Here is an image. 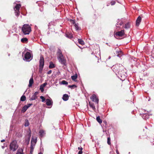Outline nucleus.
Wrapping results in <instances>:
<instances>
[{"label":"nucleus","mask_w":154,"mask_h":154,"mask_svg":"<svg viewBox=\"0 0 154 154\" xmlns=\"http://www.w3.org/2000/svg\"><path fill=\"white\" fill-rule=\"evenodd\" d=\"M22 30L24 35H28L31 31V29L29 25L25 24L23 25Z\"/></svg>","instance_id":"nucleus-1"},{"label":"nucleus","mask_w":154,"mask_h":154,"mask_svg":"<svg viewBox=\"0 0 154 154\" xmlns=\"http://www.w3.org/2000/svg\"><path fill=\"white\" fill-rule=\"evenodd\" d=\"M18 145L16 140H14L10 143L9 149L13 152L15 151L18 147Z\"/></svg>","instance_id":"nucleus-2"},{"label":"nucleus","mask_w":154,"mask_h":154,"mask_svg":"<svg viewBox=\"0 0 154 154\" xmlns=\"http://www.w3.org/2000/svg\"><path fill=\"white\" fill-rule=\"evenodd\" d=\"M16 4V5L15 6L14 9L15 11V15L16 16H18L20 15V9L21 6L20 4Z\"/></svg>","instance_id":"nucleus-3"},{"label":"nucleus","mask_w":154,"mask_h":154,"mask_svg":"<svg viewBox=\"0 0 154 154\" xmlns=\"http://www.w3.org/2000/svg\"><path fill=\"white\" fill-rule=\"evenodd\" d=\"M44 64V60L43 57L41 56L39 60V69L42 70Z\"/></svg>","instance_id":"nucleus-4"},{"label":"nucleus","mask_w":154,"mask_h":154,"mask_svg":"<svg viewBox=\"0 0 154 154\" xmlns=\"http://www.w3.org/2000/svg\"><path fill=\"white\" fill-rule=\"evenodd\" d=\"M31 54L29 52H27L25 55L24 58V60H26V61H29V60L31 58Z\"/></svg>","instance_id":"nucleus-5"},{"label":"nucleus","mask_w":154,"mask_h":154,"mask_svg":"<svg viewBox=\"0 0 154 154\" xmlns=\"http://www.w3.org/2000/svg\"><path fill=\"white\" fill-rule=\"evenodd\" d=\"M90 99L93 101L96 102L97 104H98L99 99L96 96L95 94H93L91 96Z\"/></svg>","instance_id":"nucleus-6"},{"label":"nucleus","mask_w":154,"mask_h":154,"mask_svg":"<svg viewBox=\"0 0 154 154\" xmlns=\"http://www.w3.org/2000/svg\"><path fill=\"white\" fill-rule=\"evenodd\" d=\"M58 60H59V62H60V63L64 65H65L66 63V60H65L64 59L63 57V56L58 57Z\"/></svg>","instance_id":"nucleus-7"},{"label":"nucleus","mask_w":154,"mask_h":154,"mask_svg":"<svg viewBox=\"0 0 154 154\" xmlns=\"http://www.w3.org/2000/svg\"><path fill=\"white\" fill-rule=\"evenodd\" d=\"M38 94V92H36L33 94L31 97L30 98V100H36L37 98V95Z\"/></svg>","instance_id":"nucleus-8"},{"label":"nucleus","mask_w":154,"mask_h":154,"mask_svg":"<svg viewBox=\"0 0 154 154\" xmlns=\"http://www.w3.org/2000/svg\"><path fill=\"white\" fill-rule=\"evenodd\" d=\"M124 30H122L120 31L116 32L115 33V35L116 36H122L124 35Z\"/></svg>","instance_id":"nucleus-9"},{"label":"nucleus","mask_w":154,"mask_h":154,"mask_svg":"<svg viewBox=\"0 0 154 154\" xmlns=\"http://www.w3.org/2000/svg\"><path fill=\"white\" fill-rule=\"evenodd\" d=\"M141 17L140 16H139L137 18L136 21V25L138 26L141 20Z\"/></svg>","instance_id":"nucleus-10"},{"label":"nucleus","mask_w":154,"mask_h":154,"mask_svg":"<svg viewBox=\"0 0 154 154\" xmlns=\"http://www.w3.org/2000/svg\"><path fill=\"white\" fill-rule=\"evenodd\" d=\"M123 24V21L122 20H118L117 23L116 24V26L117 27H119L120 26L122 25Z\"/></svg>","instance_id":"nucleus-11"},{"label":"nucleus","mask_w":154,"mask_h":154,"mask_svg":"<svg viewBox=\"0 0 154 154\" xmlns=\"http://www.w3.org/2000/svg\"><path fill=\"white\" fill-rule=\"evenodd\" d=\"M46 104L47 106H50L52 104V101L49 99H47L46 100Z\"/></svg>","instance_id":"nucleus-12"},{"label":"nucleus","mask_w":154,"mask_h":154,"mask_svg":"<svg viewBox=\"0 0 154 154\" xmlns=\"http://www.w3.org/2000/svg\"><path fill=\"white\" fill-rule=\"evenodd\" d=\"M62 99L64 101H66L68 100L69 96L67 94H64L63 95Z\"/></svg>","instance_id":"nucleus-13"},{"label":"nucleus","mask_w":154,"mask_h":154,"mask_svg":"<svg viewBox=\"0 0 154 154\" xmlns=\"http://www.w3.org/2000/svg\"><path fill=\"white\" fill-rule=\"evenodd\" d=\"M57 54L58 56V57H61L62 56H63L62 53V52L60 49H58V51L57 53Z\"/></svg>","instance_id":"nucleus-14"},{"label":"nucleus","mask_w":154,"mask_h":154,"mask_svg":"<svg viewBox=\"0 0 154 154\" xmlns=\"http://www.w3.org/2000/svg\"><path fill=\"white\" fill-rule=\"evenodd\" d=\"M72 23L74 24V26L75 27V29L77 30L79 29V24L78 23H75L74 21L72 20Z\"/></svg>","instance_id":"nucleus-15"},{"label":"nucleus","mask_w":154,"mask_h":154,"mask_svg":"<svg viewBox=\"0 0 154 154\" xmlns=\"http://www.w3.org/2000/svg\"><path fill=\"white\" fill-rule=\"evenodd\" d=\"M33 83V79L32 78H30L29 80V84L28 85L29 87H31L32 86V84Z\"/></svg>","instance_id":"nucleus-16"},{"label":"nucleus","mask_w":154,"mask_h":154,"mask_svg":"<svg viewBox=\"0 0 154 154\" xmlns=\"http://www.w3.org/2000/svg\"><path fill=\"white\" fill-rule=\"evenodd\" d=\"M89 104L90 106L93 109V110L95 111L96 108L94 103L89 102Z\"/></svg>","instance_id":"nucleus-17"},{"label":"nucleus","mask_w":154,"mask_h":154,"mask_svg":"<svg viewBox=\"0 0 154 154\" xmlns=\"http://www.w3.org/2000/svg\"><path fill=\"white\" fill-rule=\"evenodd\" d=\"M23 150L22 148L19 149L17 151L16 154H23Z\"/></svg>","instance_id":"nucleus-18"},{"label":"nucleus","mask_w":154,"mask_h":154,"mask_svg":"<svg viewBox=\"0 0 154 154\" xmlns=\"http://www.w3.org/2000/svg\"><path fill=\"white\" fill-rule=\"evenodd\" d=\"M55 67V65L52 62H50V65L49 66V68L50 69L53 68Z\"/></svg>","instance_id":"nucleus-19"},{"label":"nucleus","mask_w":154,"mask_h":154,"mask_svg":"<svg viewBox=\"0 0 154 154\" xmlns=\"http://www.w3.org/2000/svg\"><path fill=\"white\" fill-rule=\"evenodd\" d=\"M28 109L27 107L26 106V105H25L23 108L22 112H25L26 110Z\"/></svg>","instance_id":"nucleus-20"},{"label":"nucleus","mask_w":154,"mask_h":154,"mask_svg":"<svg viewBox=\"0 0 154 154\" xmlns=\"http://www.w3.org/2000/svg\"><path fill=\"white\" fill-rule=\"evenodd\" d=\"M77 78V74H75L74 75L71 76V78L73 80L75 81Z\"/></svg>","instance_id":"nucleus-21"},{"label":"nucleus","mask_w":154,"mask_h":154,"mask_svg":"<svg viewBox=\"0 0 154 154\" xmlns=\"http://www.w3.org/2000/svg\"><path fill=\"white\" fill-rule=\"evenodd\" d=\"M78 41L79 43L82 45H83L85 44V42L82 39H78Z\"/></svg>","instance_id":"nucleus-22"},{"label":"nucleus","mask_w":154,"mask_h":154,"mask_svg":"<svg viewBox=\"0 0 154 154\" xmlns=\"http://www.w3.org/2000/svg\"><path fill=\"white\" fill-rule=\"evenodd\" d=\"M21 41L23 43L26 42L28 41V39L26 38H23L21 39Z\"/></svg>","instance_id":"nucleus-23"},{"label":"nucleus","mask_w":154,"mask_h":154,"mask_svg":"<svg viewBox=\"0 0 154 154\" xmlns=\"http://www.w3.org/2000/svg\"><path fill=\"white\" fill-rule=\"evenodd\" d=\"M66 36L69 38H71L72 37V35L71 33H67L66 35Z\"/></svg>","instance_id":"nucleus-24"},{"label":"nucleus","mask_w":154,"mask_h":154,"mask_svg":"<svg viewBox=\"0 0 154 154\" xmlns=\"http://www.w3.org/2000/svg\"><path fill=\"white\" fill-rule=\"evenodd\" d=\"M29 125L28 120L27 119H26L24 125L25 126H28Z\"/></svg>","instance_id":"nucleus-25"},{"label":"nucleus","mask_w":154,"mask_h":154,"mask_svg":"<svg viewBox=\"0 0 154 154\" xmlns=\"http://www.w3.org/2000/svg\"><path fill=\"white\" fill-rule=\"evenodd\" d=\"M96 120L99 123L101 124L102 123V121L99 116L97 117Z\"/></svg>","instance_id":"nucleus-26"},{"label":"nucleus","mask_w":154,"mask_h":154,"mask_svg":"<svg viewBox=\"0 0 154 154\" xmlns=\"http://www.w3.org/2000/svg\"><path fill=\"white\" fill-rule=\"evenodd\" d=\"M39 133L40 135L42 137L44 134V131L43 130H41L39 131Z\"/></svg>","instance_id":"nucleus-27"},{"label":"nucleus","mask_w":154,"mask_h":154,"mask_svg":"<svg viewBox=\"0 0 154 154\" xmlns=\"http://www.w3.org/2000/svg\"><path fill=\"white\" fill-rule=\"evenodd\" d=\"M130 25L129 23H127L125 25L124 28L126 29L129 28L130 27Z\"/></svg>","instance_id":"nucleus-28"},{"label":"nucleus","mask_w":154,"mask_h":154,"mask_svg":"<svg viewBox=\"0 0 154 154\" xmlns=\"http://www.w3.org/2000/svg\"><path fill=\"white\" fill-rule=\"evenodd\" d=\"M68 87L69 88H70L72 89H73L74 88H76L77 86L76 85H68Z\"/></svg>","instance_id":"nucleus-29"},{"label":"nucleus","mask_w":154,"mask_h":154,"mask_svg":"<svg viewBox=\"0 0 154 154\" xmlns=\"http://www.w3.org/2000/svg\"><path fill=\"white\" fill-rule=\"evenodd\" d=\"M26 100V97L25 96L23 95L22 96L21 98H20V100L21 101H25Z\"/></svg>","instance_id":"nucleus-30"},{"label":"nucleus","mask_w":154,"mask_h":154,"mask_svg":"<svg viewBox=\"0 0 154 154\" xmlns=\"http://www.w3.org/2000/svg\"><path fill=\"white\" fill-rule=\"evenodd\" d=\"M33 141L32 140L31 143L30 149L34 150V145H33L32 144Z\"/></svg>","instance_id":"nucleus-31"},{"label":"nucleus","mask_w":154,"mask_h":154,"mask_svg":"<svg viewBox=\"0 0 154 154\" xmlns=\"http://www.w3.org/2000/svg\"><path fill=\"white\" fill-rule=\"evenodd\" d=\"M62 84L67 85L68 84V82L66 81L63 80L61 82Z\"/></svg>","instance_id":"nucleus-32"},{"label":"nucleus","mask_w":154,"mask_h":154,"mask_svg":"<svg viewBox=\"0 0 154 154\" xmlns=\"http://www.w3.org/2000/svg\"><path fill=\"white\" fill-rule=\"evenodd\" d=\"M44 88L43 86L41 85L40 88V89L41 90L42 92H43L44 91Z\"/></svg>","instance_id":"nucleus-33"},{"label":"nucleus","mask_w":154,"mask_h":154,"mask_svg":"<svg viewBox=\"0 0 154 154\" xmlns=\"http://www.w3.org/2000/svg\"><path fill=\"white\" fill-rule=\"evenodd\" d=\"M40 98L42 99V102H44L45 100V98L43 96H40Z\"/></svg>","instance_id":"nucleus-34"},{"label":"nucleus","mask_w":154,"mask_h":154,"mask_svg":"<svg viewBox=\"0 0 154 154\" xmlns=\"http://www.w3.org/2000/svg\"><path fill=\"white\" fill-rule=\"evenodd\" d=\"M31 132H30L29 133V134H28V142L29 141V140H30V137H31Z\"/></svg>","instance_id":"nucleus-35"},{"label":"nucleus","mask_w":154,"mask_h":154,"mask_svg":"<svg viewBox=\"0 0 154 154\" xmlns=\"http://www.w3.org/2000/svg\"><path fill=\"white\" fill-rule=\"evenodd\" d=\"M107 143L109 145H110L111 144L110 141V139L109 137L108 138H107Z\"/></svg>","instance_id":"nucleus-36"},{"label":"nucleus","mask_w":154,"mask_h":154,"mask_svg":"<svg viewBox=\"0 0 154 154\" xmlns=\"http://www.w3.org/2000/svg\"><path fill=\"white\" fill-rule=\"evenodd\" d=\"M47 84V82H45L43 83V84L42 85H41L43 86V87H45Z\"/></svg>","instance_id":"nucleus-37"},{"label":"nucleus","mask_w":154,"mask_h":154,"mask_svg":"<svg viewBox=\"0 0 154 154\" xmlns=\"http://www.w3.org/2000/svg\"><path fill=\"white\" fill-rule=\"evenodd\" d=\"M32 103H29L27 105H26V106L27 107V108H29L32 105Z\"/></svg>","instance_id":"nucleus-38"},{"label":"nucleus","mask_w":154,"mask_h":154,"mask_svg":"<svg viewBox=\"0 0 154 154\" xmlns=\"http://www.w3.org/2000/svg\"><path fill=\"white\" fill-rule=\"evenodd\" d=\"M52 72V71L51 70H49L47 73V74H51Z\"/></svg>","instance_id":"nucleus-39"},{"label":"nucleus","mask_w":154,"mask_h":154,"mask_svg":"<svg viewBox=\"0 0 154 154\" xmlns=\"http://www.w3.org/2000/svg\"><path fill=\"white\" fill-rule=\"evenodd\" d=\"M78 149L79 150H80L79 151H82V149H83V148H82V147H79L78 148Z\"/></svg>","instance_id":"nucleus-40"},{"label":"nucleus","mask_w":154,"mask_h":154,"mask_svg":"<svg viewBox=\"0 0 154 154\" xmlns=\"http://www.w3.org/2000/svg\"><path fill=\"white\" fill-rule=\"evenodd\" d=\"M33 150H32V149H30V152L29 154H32V152H33Z\"/></svg>","instance_id":"nucleus-41"},{"label":"nucleus","mask_w":154,"mask_h":154,"mask_svg":"<svg viewBox=\"0 0 154 154\" xmlns=\"http://www.w3.org/2000/svg\"><path fill=\"white\" fill-rule=\"evenodd\" d=\"M82 151H79V152H78V154H82Z\"/></svg>","instance_id":"nucleus-42"},{"label":"nucleus","mask_w":154,"mask_h":154,"mask_svg":"<svg viewBox=\"0 0 154 154\" xmlns=\"http://www.w3.org/2000/svg\"><path fill=\"white\" fill-rule=\"evenodd\" d=\"M121 72L119 71V74L121 76V77H122V75H121Z\"/></svg>","instance_id":"nucleus-43"},{"label":"nucleus","mask_w":154,"mask_h":154,"mask_svg":"<svg viewBox=\"0 0 154 154\" xmlns=\"http://www.w3.org/2000/svg\"><path fill=\"white\" fill-rule=\"evenodd\" d=\"M115 4V2H111V5H113Z\"/></svg>","instance_id":"nucleus-44"},{"label":"nucleus","mask_w":154,"mask_h":154,"mask_svg":"<svg viewBox=\"0 0 154 154\" xmlns=\"http://www.w3.org/2000/svg\"><path fill=\"white\" fill-rule=\"evenodd\" d=\"M145 116H146V114H143V119H146V118H144L143 117L144 116V117H145Z\"/></svg>","instance_id":"nucleus-45"},{"label":"nucleus","mask_w":154,"mask_h":154,"mask_svg":"<svg viewBox=\"0 0 154 154\" xmlns=\"http://www.w3.org/2000/svg\"><path fill=\"white\" fill-rule=\"evenodd\" d=\"M5 141V140H1V142H4Z\"/></svg>","instance_id":"nucleus-46"},{"label":"nucleus","mask_w":154,"mask_h":154,"mask_svg":"<svg viewBox=\"0 0 154 154\" xmlns=\"http://www.w3.org/2000/svg\"><path fill=\"white\" fill-rule=\"evenodd\" d=\"M116 153L117 154H119V152L117 150L116 151Z\"/></svg>","instance_id":"nucleus-47"},{"label":"nucleus","mask_w":154,"mask_h":154,"mask_svg":"<svg viewBox=\"0 0 154 154\" xmlns=\"http://www.w3.org/2000/svg\"><path fill=\"white\" fill-rule=\"evenodd\" d=\"M2 149H4L5 148V146H2Z\"/></svg>","instance_id":"nucleus-48"},{"label":"nucleus","mask_w":154,"mask_h":154,"mask_svg":"<svg viewBox=\"0 0 154 154\" xmlns=\"http://www.w3.org/2000/svg\"><path fill=\"white\" fill-rule=\"evenodd\" d=\"M38 154H43V153L41 152H40Z\"/></svg>","instance_id":"nucleus-49"},{"label":"nucleus","mask_w":154,"mask_h":154,"mask_svg":"<svg viewBox=\"0 0 154 154\" xmlns=\"http://www.w3.org/2000/svg\"><path fill=\"white\" fill-rule=\"evenodd\" d=\"M117 56H118V57H120V56H119V54H118V55H117Z\"/></svg>","instance_id":"nucleus-50"},{"label":"nucleus","mask_w":154,"mask_h":154,"mask_svg":"<svg viewBox=\"0 0 154 154\" xmlns=\"http://www.w3.org/2000/svg\"><path fill=\"white\" fill-rule=\"evenodd\" d=\"M149 100H150V99H149V100H148V101H149Z\"/></svg>","instance_id":"nucleus-51"}]
</instances>
